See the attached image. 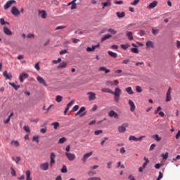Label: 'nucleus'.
I'll use <instances>...</instances> for the list:
<instances>
[{
  "instance_id": "1",
  "label": "nucleus",
  "mask_w": 180,
  "mask_h": 180,
  "mask_svg": "<svg viewBox=\"0 0 180 180\" xmlns=\"http://www.w3.org/2000/svg\"><path fill=\"white\" fill-rule=\"evenodd\" d=\"M120 94H122V90L119 87H116L115 89V91L112 93V95H114V100L117 103H119Z\"/></svg>"
},
{
  "instance_id": "2",
  "label": "nucleus",
  "mask_w": 180,
  "mask_h": 180,
  "mask_svg": "<svg viewBox=\"0 0 180 180\" xmlns=\"http://www.w3.org/2000/svg\"><path fill=\"white\" fill-rule=\"evenodd\" d=\"M13 4H16V1L15 0H9L8 1L4 6V9H5V11H6L7 9H9V8H11V6H12V5Z\"/></svg>"
},
{
  "instance_id": "3",
  "label": "nucleus",
  "mask_w": 180,
  "mask_h": 180,
  "mask_svg": "<svg viewBox=\"0 0 180 180\" xmlns=\"http://www.w3.org/2000/svg\"><path fill=\"white\" fill-rule=\"evenodd\" d=\"M65 154L69 161H74V160L76 158L75 154L72 153L65 152Z\"/></svg>"
},
{
  "instance_id": "4",
  "label": "nucleus",
  "mask_w": 180,
  "mask_h": 180,
  "mask_svg": "<svg viewBox=\"0 0 180 180\" xmlns=\"http://www.w3.org/2000/svg\"><path fill=\"white\" fill-rule=\"evenodd\" d=\"M144 138H146V136H141L139 138H137L135 136H130L129 140V141H141Z\"/></svg>"
},
{
  "instance_id": "5",
  "label": "nucleus",
  "mask_w": 180,
  "mask_h": 180,
  "mask_svg": "<svg viewBox=\"0 0 180 180\" xmlns=\"http://www.w3.org/2000/svg\"><path fill=\"white\" fill-rule=\"evenodd\" d=\"M126 127H129L128 123H124L121 126L118 127V131L120 133H124L126 131Z\"/></svg>"
},
{
  "instance_id": "6",
  "label": "nucleus",
  "mask_w": 180,
  "mask_h": 180,
  "mask_svg": "<svg viewBox=\"0 0 180 180\" xmlns=\"http://www.w3.org/2000/svg\"><path fill=\"white\" fill-rule=\"evenodd\" d=\"M11 13L13 16H19V15H20V11L16 6H13L11 8Z\"/></svg>"
},
{
  "instance_id": "7",
  "label": "nucleus",
  "mask_w": 180,
  "mask_h": 180,
  "mask_svg": "<svg viewBox=\"0 0 180 180\" xmlns=\"http://www.w3.org/2000/svg\"><path fill=\"white\" fill-rule=\"evenodd\" d=\"M26 78H29V75L26 72H22L19 75L20 82H23Z\"/></svg>"
},
{
  "instance_id": "8",
  "label": "nucleus",
  "mask_w": 180,
  "mask_h": 180,
  "mask_svg": "<svg viewBox=\"0 0 180 180\" xmlns=\"http://www.w3.org/2000/svg\"><path fill=\"white\" fill-rule=\"evenodd\" d=\"M50 158H51L50 167L51 168L53 167V165L56 164V155L54 153H51Z\"/></svg>"
},
{
  "instance_id": "9",
  "label": "nucleus",
  "mask_w": 180,
  "mask_h": 180,
  "mask_svg": "<svg viewBox=\"0 0 180 180\" xmlns=\"http://www.w3.org/2000/svg\"><path fill=\"white\" fill-rule=\"evenodd\" d=\"M87 95H89V101H95L96 99V94L94 92L89 91Z\"/></svg>"
},
{
  "instance_id": "10",
  "label": "nucleus",
  "mask_w": 180,
  "mask_h": 180,
  "mask_svg": "<svg viewBox=\"0 0 180 180\" xmlns=\"http://www.w3.org/2000/svg\"><path fill=\"white\" fill-rule=\"evenodd\" d=\"M128 103L130 106V111L134 112L136 110V105L134 104V102H133L132 100H129Z\"/></svg>"
},
{
  "instance_id": "11",
  "label": "nucleus",
  "mask_w": 180,
  "mask_h": 180,
  "mask_svg": "<svg viewBox=\"0 0 180 180\" xmlns=\"http://www.w3.org/2000/svg\"><path fill=\"white\" fill-rule=\"evenodd\" d=\"M171 91H172V89H171V87H169L167 91V96H166V102H169V101H171V99H172Z\"/></svg>"
},
{
  "instance_id": "12",
  "label": "nucleus",
  "mask_w": 180,
  "mask_h": 180,
  "mask_svg": "<svg viewBox=\"0 0 180 180\" xmlns=\"http://www.w3.org/2000/svg\"><path fill=\"white\" fill-rule=\"evenodd\" d=\"M108 116L110 117H114L115 119H117L119 117V115H117L114 110H111L108 112Z\"/></svg>"
},
{
  "instance_id": "13",
  "label": "nucleus",
  "mask_w": 180,
  "mask_h": 180,
  "mask_svg": "<svg viewBox=\"0 0 180 180\" xmlns=\"http://www.w3.org/2000/svg\"><path fill=\"white\" fill-rule=\"evenodd\" d=\"M3 30L4 33H5L7 36H12V31H11L9 28L4 27Z\"/></svg>"
},
{
  "instance_id": "14",
  "label": "nucleus",
  "mask_w": 180,
  "mask_h": 180,
  "mask_svg": "<svg viewBox=\"0 0 180 180\" xmlns=\"http://www.w3.org/2000/svg\"><path fill=\"white\" fill-rule=\"evenodd\" d=\"M3 76L6 77V79H12V74L8 73L7 71L3 72Z\"/></svg>"
},
{
  "instance_id": "15",
  "label": "nucleus",
  "mask_w": 180,
  "mask_h": 180,
  "mask_svg": "<svg viewBox=\"0 0 180 180\" xmlns=\"http://www.w3.org/2000/svg\"><path fill=\"white\" fill-rule=\"evenodd\" d=\"M100 44H98L97 45H93L91 47H87L86 51H95L96 49H98L99 47Z\"/></svg>"
},
{
  "instance_id": "16",
  "label": "nucleus",
  "mask_w": 180,
  "mask_h": 180,
  "mask_svg": "<svg viewBox=\"0 0 180 180\" xmlns=\"http://www.w3.org/2000/svg\"><path fill=\"white\" fill-rule=\"evenodd\" d=\"M101 92H103L105 94H111L112 95L114 91H112L110 89L103 88V89H101Z\"/></svg>"
},
{
  "instance_id": "17",
  "label": "nucleus",
  "mask_w": 180,
  "mask_h": 180,
  "mask_svg": "<svg viewBox=\"0 0 180 180\" xmlns=\"http://www.w3.org/2000/svg\"><path fill=\"white\" fill-rule=\"evenodd\" d=\"M93 153L90 152L88 153H85L83 156V161L84 162H85V161H86V160H88V158H89V157H91V155H92Z\"/></svg>"
},
{
  "instance_id": "18",
  "label": "nucleus",
  "mask_w": 180,
  "mask_h": 180,
  "mask_svg": "<svg viewBox=\"0 0 180 180\" xmlns=\"http://www.w3.org/2000/svg\"><path fill=\"white\" fill-rule=\"evenodd\" d=\"M157 5H158V2L157 1H154L150 4V5L148 6V8H149V9H153V8H155V6H157Z\"/></svg>"
},
{
  "instance_id": "19",
  "label": "nucleus",
  "mask_w": 180,
  "mask_h": 180,
  "mask_svg": "<svg viewBox=\"0 0 180 180\" xmlns=\"http://www.w3.org/2000/svg\"><path fill=\"white\" fill-rule=\"evenodd\" d=\"M37 81H38V82H39V84H42V85L46 86V82H44V79H43V77L38 76L37 77Z\"/></svg>"
},
{
  "instance_id": "20",
  "label": "nucleus",
  "mask_w": 180,
  "mask_h": 180,
  "mask_svg": "<svg viewBox=\"0 0 180 180\" xmlns=\"http://www.w3.org/2000/svg\"><path fill=\"white\" fill-rule=\"evenodd\" d=\"M110 37H112V35L110 34L104 35L103 37H102L101 39V43L105 41V40H108V39H110Z\"/></svg>"
},
{
  "instance_id": "21",
  "label": "nucleus",
  "mask_w": 180,
  "mask_h": 180,
  "mask_svg": "<svg viewBox=\"0 0 180 180\" xmlns=\"http://www.w3.org/2000/svg\"><path fill=\"white\" fill-rule=\"evenodd\" d=\"M108 54L110 56L112 57V58H117V53L112 52L111 51H108Z\"/></svg>"
},
{
  "instance_id": "22",
  "label": "nucleus",
  "mask_w": 180,
  "mask_h": 180,
  "mask_svg": "<svg viewBox=\"0 0 180 180\" xmlns=\"http://www.w3.org/2000/svg\"><path fill=\"white\" fill-rule=\"evenodd\" d=\"M146 46L148 48L150 47V49H154V42H153L152 41H148L146 43Z\"/></svg>"
},
{
  "instance_id": "23",
  "label": "nucleus",
  "mask_w": 180,
  "mask_h": 180,
  "mask_svg": "<svg viewBox=\"0 0 180 180\" xmlns=\"http://www.w3.org/2000/svg\"><path fill=\"white\" fill-rule=\"evenodd\" d=\"M98 71H104L105 74H109L110 72V70L107 69L105 67H101Z\"/></svg>"
},
{
  "instance_id": "24",
  "label": "nucleus",
  "mask_w": 180,
  "mask_h": 180,
  "mask_svg": "<svg viewBox=\"0 0 180 180\" xmlns=\"http://www.w3.org/2000/svg\"><path fill=\"white\" fill-rule=\"evenodd\" d=\"M67 67V62L63 61L58 65V68H65Z\"/></svg>"
},
{
  "instance_id": "25",
  "label": "nucleus",
  "mask_w": 180,
  "mask_h": 180,
  "mask_svg": "<svg viewBox=\"0 0 180 180\" xmlns=\"http://www.w3.org/2000/svg\"><path fill=\"white\" fill-rule=\"evenodd\" d=\"M126 92H127V94H129V95H133V94H134V91H133V89H131V87H127L125 89Z\"/></svg>"
},
{
  "instance_id": "26",
  "label": "nucleus",
  "mask_w": 180,
  "mask_h": 180,
  "mask_svg": "<svg viewBox=\"0 0 180 180\" xmlns=\"http://www.w3.org/2000/svg\"><path fill=\"white\" fill-rule=\"evenodd\" d=\"M126 34L129 39V40H133V32L127 31Z\"/></svg>"
},
{
  "instance_id": "27",
  "label": "nucleus",
  "mask_w": 180,
  "mask_h": 180,
  "mask_svg": "<svg viewBox=\"0 0 180 180\" xmlns=\"http://www.w3.org/2000/svg\"><path fill=\"white\" fill-rule=\"evenodd\" d=\"M8 84H9V85H11V86H13L15 91H18V89H19V88H20V86L15 85V83L9 82Z\"/></svg>"
},
{
  "instance_id": "28",
  "label": "nucleus",
  "mask_w": 180,
  "mask_h": 180,
  "mask_svg": "<svg viewBox=\"0 0 180 180\" xmlns=\"http://www.w3.org/2000/svg\"><path fill=\"white\" fill-rule=\"evenodd\" d=\"M79 112L82 114H80L79 117H82V116H85V112L82 113L83 112H85V107H82L79 110Z\"/></svg>"
},
{
  "instance_id": "29",
  "label": "nucleus",
  "mask_w": 180,
  "mask_h": 180,
  "mask_svg": "<svg viewBox=\"0 0 180 180\" xmlns=\"http://www.w3.org/2000/svg\"><path fill=\"white\" fill-rule=\"evenodd\" d=\"M101 4L103 5L102 9H105V8H106V6H110V5H112V4L109 1L103 2V3H101Z\"/></svg>"
},
{
  "instance_id": "30",
  "label": "nucleus",
  "mask_w": 180,
  "mask_h": 180,
  "mask_svg": "<svg viewBox=\"0 0 180 180\" xmlns=\"http://www.w3.org/2000/svg\"><path fill=\"white\" fill-rule=\"evenodd\" d=\"M25 175H26V180H32V178L30 176V170H27L25 172Z\"/></svg>"
},
{
  "instance_id": "31",
  "label": "nucleus",
  "mask_w": 180,
  "mask_h": 180,
  "mask_svg": "<svg viewBox=\"0 0 180 180\" xmlns=\"http://www.w3.org/2000/svg\"><path fill=\"white\" fill-rule=\"evenodd\" d=\"M152 139H154L156 141H161V137L158 134H155L152 136Z\"/></svg>"
},
{
  "instance_id": "32",
  "label": "nucleus",
  "mask_w": 180,
  "mask_h": 180,
  "mask_svg": "<svg viewBox=\"0 0 180 180\" xmlns=\"http://www.w3.org/2000/svg\"><path fill=\"white\" fill-rule=\"evenodd\" d=\"M116 15H117V18H124L126 14L124 13V12H121V13L117 12Z\"/></svg>"
},
{
  "instance_id": "33",
  "label": "nucleus",
  "mask_w": 180,
  "mask_h": 180,
  "mask_svg": "<svg viewBox=\"0 0 180 180\" xmlns=\"http://www.w3.org/2000/svg\"><path fill=\"white\" fill-rule=\"evenodd\" d=\"M56 102H58V103H60V102H63V96L60 95L57 96L56 98Z\"/></svg>"
},
{
  "instance_id": "34",
  "label": "nucleus",
  "mask_w": 180,
  "mask_h": 180,
  "mask_svg": "<svg viewBox=\"0 0 180 180\" xmlns=\"http://www.w3.org/2000/svg\"><path fill=\"white\" fill-rule=\"evenodd\" d=\"M52 126H53V129H55V130H57V129H58V127H60V123L53 122Z\"/></svg>"
},
{
  "instance_id": "35",
  "label": "nucleus",
  "mask_w": 180,
  "mask_h": 180,
  "mask_svg": "<svg viewBox=\"0 0 180 180\" xmlns=\"http://www.w3.org/2000/svg\"><path fill=\"white\" fill-rule=\"evenodd\" d=\"M146 162L143 163L142 167L143 168H146V167H147V164H148V162H150V160H148V158H144L143 159Z\"/></svg>"
},
{
  "instance_id": "36",
  "label": "nucleus",
  "mask_w": 180,
  "mask_h": 180,
  "mask_svg": "<svg viewBox=\"0 0 180 180\" xmlns=\"http://www.w3.org/2000/svg\"><path fill=\"white\" fill-rule=\"evenodd\" d=\"M0 23H1V25H3V26H4V25H9V22H6L5 19H4V18H1V19H0Z\"/></svg>"
},
{
  "instance_id": "37",
  "label": "nucleus",
  "mask_w": 180,
  "mask_h": 180,
  "mask_svg": "<svg viewBox=\"0 0 180 180\" xmlns=\"http://www.w3.org/2000/svg\"><path fill=\"white\" fill-rule=\"evenodd\" d=\"M11 144L14 146V147H19V141H12Z\"/></svg>"
},
{
  "instance_id": "38",
  "label": "nucleus",
  "mask_w": 180,
  "mask_h": 180,
  "mask_svg": "<svg viewBox=\"0 0 180 180\" xmlns=\"http://www.w3.org/2000/svg\"><path fill=\"white\" fill-rule=\"evenodd\" d=\"M68 169H67V166H65V165L63 166L62 169H61V172L63 174H65L68 172Z\"/></svg>"
},
{
  "instance_id": "39",
  "label": "nucleus",
  "mask_w": 180,
  "mask_h": 180,
  "mask_svg": "<svg viewBox=\"0 0 180 180\" xmlns=\"http://www.w3.org/2000/svg\"><path fill=\"white\" fill-rule=\"evenodd\" d=\"M108 32L110 33L111 34H116L117 32L112 28H110L108 30Z\"/></svg>"
},
{
  "instance_id": "40",
  "label": "nucleus",
  "mask_w": 180,
  "mask_h": 180,
  "mask_svg": "<svg viewBox=\"0 0 180 180\" xmlns=\"http://www.w3.org/2000/svg\"><path fill=\"white\" fill-rule=\"evenodd\" d=\"M39 14L41 15V18H42L43 19H46V11H39Z\"/></svg>"
},
{
  "instance_id": "41",
  "label": "nucleus",
  "mask_w": 180,
  "mask_h": 180,
  "mask_svg": "<svg viewBox=\"0 0 180 180\" xmlns=\"http://www.w3.org/2000/svg\"><path fill=\"white\" fill-rule=\"evenodd\" d=\"M105 85H107V86H113V81H110L108 80L105 82Z\"/></svg>"
},
{
  "instance_id": "42",
  "label": "nucleus",
  "mask_w": 180,
  "mask_h": 180,
  "mask_svg": "<svg viewBox=\"0 0 180 180\" xmlns=\"http://www.w3.org/2000/svg\"><path fill=\"white\" fill-rule=\"evenodd\" d=\"M131 51L134 53V54H139V49L137 48H131Z\"/></svg>"
},
{
  "instance_id": "43",
  "label": "nucleus",
  "mask_w": 180,
  "mask_h": 180,
  "mask_svg": "<svg viewBox=\"0 0 180 180\" xmlns=\"http://www.w3.org/2000/svg\"><path fill=\"white\" fill-rule=\"evenodd\" d=\"M65 141H67V139H65V137H63L59 139L60 144H63V143H65Z\"/></svg>"
},
{
  "instance_id": "44",
  "label": "nucleus",
  "mask_w": 180,
  "mask_h": 180,
  "mask_svg": "<svg viewBox=\"0 0 180 180\" xmlns=\"http://www.w3.org/2000/svg\"><path fill=\"white\" fill-rule=\"evenodd\" d=\"M102 133H103V131H102V130H96L95 131H94V134H95V136H99V134H102Z\"/></svg>"
},
{
  "instance_id": "45",
  "label": "nucleus",
  "mask_w": 180,
  "mask_h": 180,
  "mask_svg": "<svg viewBox=\"0 0 180 180\" xmlns=\"http://www.w3.org/2000/svg\"><path fill=\"white\" fill-rule=\"evenodd\" d=\"M130 46V45L129 44H121V48L123 49L124 50H127V49H129V47Z\"/></svg>"
},
{
  "instance_id": "46",
  "label": "nucleus",
  "mask_w": 180,
  "mask_h": 180,
  "mask_svg": "<svg viewBox=\"0 0 180 180\" xmlns=\"http://www.w3.org/2000/svg\"><path fill=\"white\" fill-rule=\"evenodd\" d=\"M136 91L140 94L141 92H143V89H141V86H136Z\"/></svg>"
},
{
  "instance_id": "47",
  "label": "nucleus",
  "mask_w": 180,
  "mask_h": 180,
  "mask_svg": "<svg viewBox=\"0 0 180 180\" xmlns=\"http://www.w3.org/2000/svg\"><path fill=\"white\" fill-rule=\"evenodd\" d=\"M67 26L65 25H60L56 27L55 30H60V29H66Z\"/></svg>"
},
{
  "instance_id": "48",
  "label": "nucleus",
  "mask_w": 180,
  "mask_h": 180,
  "mask_svg": "<svg viewBox=\"0 0 180 180\" xmlns=\"http://www.w3.org/2000/svg\"><path fill=\"white\" fill-rule=\"evenodd\" d=\"M12 159H13V160L15 161V162H16L17 164H19V161H20V158H19V157L13 158Z\"/></svg>"
},
{
  "instance_id": "49",
  "label": "nucleus",
  "mask_w": 180,
  "mask_h": 180,
  "mask_svg": "<svg viewBox=\"0 0 180 180\" xmlns=\"http://www.w3.org/2000/svg\"><path fill=\"white\" fill-rule=\"evenodd\" d=\"M88 175H96V172L91 169L88 172Z\"/></svg>"
},
{
  "instance_id": "50",
  "label": "nucleus",
  "mask_w": 180,
  "mask_h": 180,
  "mask_svg": "<svg viewBox=\"0 0 180 180\" xmlns=\"http://www.w3.org/2000/svg\"><path fill=\"white\" fill-rule=\"evenodd\" d=\"M112 164H113V162L110 161L107 163V168L108 169H110L112 168Z\"/></svg>"
},
{
  "instance_id": "51",
  "label": "nucleus",
  "mask_w": 180,
  "mask_h": 180,
  "mask_svg": "<svg viewBox=\"0 0 180 180\" xmlns=\"http://www.w3.org/2000/svg\"><path fill=\"white\" fill-rule=\"evenodd\" d=\"M11 175L13 176H16V172L15 171V169H13V167H11Z\"/></svg>"
},
{
  "instance_id": "52",
  "label": "nucleus",
  "mask_w": 180,
  "mask_h": 180,
  "mask_svg": "<svg viewBox=\"0 0 180 180\" xmlns=\"http://www.w3.org/2000/svg\"><path fill=\"white\" fill-rule=\"evenodd\" d=\"M158 29H155L154 27L152 28V33L153 34H158Z\"/></svg>"
},
{
  "instance_id": "53",
  "label": "nucleus",
  "mask_w": 180,
  "mask_h": 180,
  "mask_svg": "<svg viewBox=\"0 0 180 180\" xmlns=\"http://www.w3.org/2000/svg\"><path fill=\"white\" fill-rule=\"evenodd\" d=\"M67 53H68V50L67 49H64L60 51V56H63V54H67Z\"/></svg>"
},
{
  "instance_id": "54",
  "label": "nucleus",
  "mask_w": 180,
  "mask_h": 180,
  "mask_svg": "<svg viewBox=\"0 0 180 180\" xmlns=\"http://www.w3.org/2000/svg\"><path fill=\"white\" fill-rule=\"evenodd\" d=\"M162 157L163 160H167L168 159V152H167L165 154H162Z\"/></svg>"
},
{
  "instance_id": "55",
  "label": "nucleus",
  "mask_w": 180,
  "mask_h": 180,
  "mask_svg": "<svg viewBox=\"0 0 180 180\" xmlns=\"http://www.w3.org/2000/svg\"><path fill=\"white\" fill-rule=\"evenodd\" d=\"M32 141H36L37 143H39V136H35L32 137Z\"/></svg>"
},
{
  "instance_id": "56",
  "label": "nucleus",
  "mask_w": 180,
  "mask_h": 180,
  "mask_svg": "<svg viewBox=\"0 0 180 180\" xmlns=\"http://www.w3.org/2000/svg\"><path fill=\"white\" fill-rule=\"evenodd\" d=\"M52 63H53V64H58V63H61V59L59 58L58 60H53Z\"/></svg>"
},
{
  "instance_id": "57",
  "label": "nucleus",
  "mask_w": 180,
  "mask_h": 180,
  "mask_svg": "<svg viewBox=\"0 0 180 180\" xmlns=\"http://www.w3.org/2000/svg\"><path fill=\"white\" fill-rule=\"evenodd\" d=\"M24 130L27 131V133H30V128L29 127V126H25Z\"/></svg>"
},
{
  "instance_id": "58",
  "label": "nucleus",
  "mask_w": 180,
  "mask_h": 180,
  "mask_svg": "<svg viewBox=\"0 0 180 180\" xmlns=\"http://www.w3.org/2000/svg\"><path fill=\"white\" fill-rule=\"evenodd\" d=\"M140 2V0H134V2L131 3V5H133L134 6H136Z\"/></svg>"
},
{
  "instance_id": "59",
  "label": "nucleus",
  "mask_w": 180,
  "mask_h": 180,
  "mask_svg": "<svg viewBox=\"0 0 180 180\" xmlns=\"http://www.w3.org/2000/svg\"><path fill=\"white\" fill-rule=\"evenodd\" d=\"M41 169H43V171H46V163H43L40 166Z\"/></svg>"
},
{
  "instance_id": "60",
  "label": "nucleus",
  "mask_w": 180,
  "mask_h": 180,
  "mask_svg": "<svg viewBox=\"0 0 180 180\" xmlns=\"http://www.w3.org/2000/svg\"><path fill=\"white\" fill-rule=\"evenodd\" d=\"M78 109H79V105H75V106L72 108V111H73V112H77V110H78Z\"/></svg>"
},
{
  "instance_id": "61",
  "label": "nucleus",
  "mask_w": 180,
  "mask_h": 180,
  "mask_svg": "<svg viewBox=\"0 0 180 180\" xmlns=\"http://www.w3.org/2000/svg\"><path fill=\"white\" fill-rule=\"evenodd\" d=\"M112 82L115 86H117V85H119V80L115 79L112 81Z\"/></svg>"
},
{
  "instance_id": "62",
  "label": "nucleus",
  "mask_w": 180,
  "mask_h": 180,
  "mask_svg": "<svg viewBox=\"0 0 180 180\" xmlns=\"http://www.w3.org/2000/svg\"><path fill=\"white\" fill-rule=\"evenodd\" d=\"M88 180H101V177H90Z\"/></svg>"
},
{
  "instance_id": "63",
  "label": "nucleus",
  "mask_w": 180,
  "mask_h": 180,
  "mask_svg": "<svg viewBox=\"0 0 180 180\" xmlns=\"http://www.w3.org/2000/svg\"><path fill=\"white\" fill-rule=\"evenodd\" d=\"M108 137H105L104 139H103V140L101 141V146H104V144H105V141H108Z\"/></svg>"
},
{
  "instance_id": "64",
  "label": "nucleus",
  "mask_w": 180,
  "mask_h": 180,
  "mask_svg": "<svg viewBox=\"0 0 180 180\" xmlns=\"http://www.w3.org/2000/svg\"><path fill=\"white\" fill-rule=\"evenodd\" d=\"M180 137V130L178 131V133L176 135V139L179 140Z\"/></svg>"
}]
</instances>
